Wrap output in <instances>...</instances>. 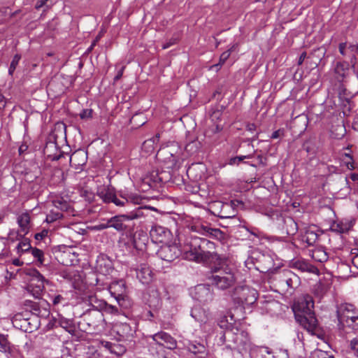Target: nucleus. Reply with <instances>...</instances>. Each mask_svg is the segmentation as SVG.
Here are the masks:
<instances>
[{
	"instance_id": "36",
	"label": "nucleus",
	"mask_w": 358,
	"mask_h": 358,
	"mask_svg": "<svg viewBox=\"0 0 358 358\" xmlns=\"http://www.w3.org/2000/svg\"><path fill=\"white\" fill-rule=\"evenodd\" d=\"M342 162L349 170L355 169L354 160L350 154L345 153L342 156Z\"/></svg>"
},
{
	"instance_id": "11",
	"label": "nucleus",
	"mask_w": 358,
	"mask_h": 358,
	"mask_svg": "<svg viewBox=\"0 0 358 358\" xmlns=\"http://www.w3.org/2000/svg\"><path fill=\"white\" fill-rule=\"evenodd\" d=\"M157 155L164 156L169 155V157H166V159L171 162L173 165H176L181 159V149L178 143L173 142L166 148H161Z\"/></svg>"
},
{
	"instance_id": "18",
	"label": "nucleus",
	"mask_w": 358,
	"mask_h": 358,
	"mask_svg": "<svg viewBox=\"0 0 358 358\" xmlns=\"http://www.w3.org/2000/svg\"><path fill=\"white\" fill-rule=\"evenodd\" d=\"M187 350L194 355L196 358H206L208 351L206 346L197 341H188L186 344Z\"/></svg>"
},
{
	"instance_id": "1",
	"label": "nucleus",
	"mask_w": 358,
	"mask_h": 358,
	"mask_svg": "<svg viewBox=\"0 0 358 358\" xmlns=\"http://www.w3.org/2000/svg\"><path fill=\"white\" fill-rule=\"evenodd\" d=\"M214 243L206 238L194 236L181 250L182 256L185 259L189 261L204 263L211 258L212 253L208 250L214 248Z\"/></svg>"
},
{
	"instance_id": "30",
	"label": "nucleus",
	"mask_w": 358,
	"mask_h": 358,
	"mask_svg": "<svg viewBox=\"0 0 358 358\" xmlns=\"http://www.w3.org/2000/svg\"><path fill=\"white\" fill-rule=\"evenodd\" d=\"M0 352L9 355L15 352V348L11 346L6 336L2 334L0 335Z\"/></svg>"
},
{
	"instance_id": "8",
	"label": "nucleus",
	"mask_w": 358,
	"mask_h": 358,
	"mask_svg": "<svg viewBox=\"0 0 358 358\" xmlns=\"http://www.w3.org/2000/svg\"><path fill=\"white\" fill-rule=\"evenodd\" d=\"M148 339L151 338L150 345H158L159 348H166L169 350H173L177 347L176 340L170 334L164 331H160L153 335L148 336Z\"/></svg>"
},
{
	"instance_id": "56",
	"label": "nucleus",
	"mask_w": 358,
	"mask_h": 358,
	"mask_svg": "<svg viewBox=\"0 0 358 358\" xmlns=\"http://www.w3.org/2000/svg\"><path fill=\"white\" fill-rule=\"evenodd\" d=\"M124 66H122L117 73L116 76H115L114 78V80L115 81H117L119 79L121 78V77L123 75V72H124Z\"/></svg>"
},
{
	"instance_id": "13",
	"label": "nucleus",
	"mask_w": 358,
	"mask_h": 358,
	"mask_svg": "<svg viewBox=\"0 0 358 358\" xmlns=\"http://www.w3.org/2000/svg\"><path fill=\"white\" fill-rule=\"evenodd\" d=\"M296 320L301 325L311 334H315L317 325V320L313 313L306 314H295Z\"/></svg>"
},
{
	"instance_id": "28",
	"label": "nucleus",
	"mask_w": 358,
	"mask_h": 358,
	"mask_svg": "<svg viewBox=\"0 0 358 358\" xmlns=\"http://www.w3.org/2000/svg\"><path fill=\"white\" fill-rule=\"evenodd\" d=\"M117 333L123 338H127L133 335L134 330L127 323H120L115 326Z\"/></svg>"
},
{
	"instance_id": "60",
	"label": "nucleus",
	"mask_w": 358,
	"mask_h": 358,
	"mask_svg": "<svg viewBox=\"0 0 358 358\" xmlns=\"http://www.w3.org/2000/svg\"><path fill=\"white\" fill-rule=\"evenodd\" d=\"M308 234L312 236L311 238H308V239H307V241H308V244H311L312 243L311 241H313V242L315 241V240L316 238V234L315 233H313V232L308 233Z\"/></svg>"
},
{
	"instance_id": "35",
	"label": "nucleus",
	"mask_w": 358,
	"mask_h": 358,
	"mask_svg": "<svg viewBox=\"0 0 358 358\" xmlns=\"http://www.w3.org/2000/svg\"><path fill=\"white\" fill-rule=\"evenodd\" d=\"M63 217L62 213L57 210V209H52L50 213L47 215L45 221L48 223H52L61 219Z\"/></svg>"
},
{
	"instance_id": "58",
	"label": "nucleus",
	"mask_w": 358,
	"mask_h": 358,
	"mask_svg": "<svg viewBox=\"0 0 358 358\" xmlns=\"http://www.w3.org/2000/svg\"><path fill=\"white\" fill-rule=\"evenodd\" d=\"M48 0H39L36 2V6H35V8L36 9H40L41 8H42L45 4V3L48 1Z\"/></svg>"
},
{
	"instance_id": "31",
	"label": "nucleus",
	"mask_w": 358,
	"mask_h": 358,
	"mask_svg": "<svg viewBox=\"0 0 358 358\" xmlns=\"http://www.w3.org/2000/svg\"><path fill=\"white\" fill-rule=\"evenodd\" d=\"M293 266L303 272L307 271L309 273H313L315 268L304 260H296L293 263Z\"/></svg>"
},
{
	"instance_id": "44",
	"label": "nucleus",
	"mask_w": 358,
	"mask_h": 358,
	"mask_svg": "<svg viewBox=\"0 0 358 358\" xmlns=\"http://www.w3.org/2000/svg\"><path fill=\"white\" fill-rule=\"evenodd\" d=\"M251 157H252L251 155H241V156L231 157L229 161V165H235V164L238 165L240 164V162H241L244 159H250Z\"/></svg>"
},
{
	"instance_id": "32",
	"label": "nucleus",
	"mask_w": 358,
	"mask_h": 358,
	"mask_svg": "<svg viewBox=\"0 0 358 358\" xmlns=\"http://www.w3.org/2000/svg\"><path fill=\"white\" fill-rule=\"evenodd\" d=\"M121 200H124L126 203H132L134 204H140L142 201V197L138 194L131 193L127 194H121Z\"/></svg>"
},
{
	"instance_id": "25",
	"label": "nucleus",
	"mask_w": 358,
	"mask_h": 358,
	"mask_svg": "<svg viewBox=\"0 0 358 358\" xmlns=\"http://www.w3.org/2000/svg\"><path fill=\"white\" fill-rule=\"evenodd\" d=\"M17 224L20 228V232L24 235L29 232L30 228V216L27 213H22L17 217Z\"/></svg>"
},
{
	"instance_id": "43",
	"label": "nucleus",
	"mask_w": 358,
	"mask_h": 358,
	"mask_svg": "<svg viewBox=\"0 0 358 358\" xmlns=\"http://www.w3.org/2000/svg\"><path fill=\"white\" fill-rule=\"evenodd\" d=\"M125 352L124 348L117 343H113V345L110 350V353L117 355V357L121 356Z\"/></svg>"
},
{
	"instance_id": "19",
	"label": "nucleus",
	"mask_w": 358,
	"mask_h": 358,
	"mask_svg": "<svg viewBox=\"0 0 358 358\" xmlns=\"http://www.w3.org/2000/svg\"><path fill=\"white\" fill-rule=\"evenodd\" d=\"M191 316L201 324H206L210 320L208 313L203 308L195 306L191 310Z\"/></svg>"
},
{
	"instance_id": "21",
	"label": "nucleus",
	"mask_w": 358,
	"mask_h": 358,
	"mask_svg": "<svg viewBox=\"0 0 358 358\" xmlns=\"http://www.w3.org/2000/svg\"><path fill=\"white\" fill-rule=\"evenodd\" d=\"M352 227V222L348 220H341L334 222L330 226V229L336 233L343 234L348 232Z\"/></svg>"
},
{
	"instance_id": "26",
	"label": "nucleus",
	"mask_w": 358,
	"mask_h": 358,
	"mask_svg": "<svg viewBox=\"0 0 358 358\" xmlns=\"http://www.w3.org/2000/svg\"><path fill=\"white\" fill-rule=\"evenodd\" d=\"M148 240V236L143 231L136 232L133 238V244L137 250H143Z\"/></svg>"
},
{
	"instance_id": "63",
	"label": "nucleus",
	"mask_w": 358,
	"mask_h": 358,
	"mask_svg": "<svg viewBox=\"0 0 358 358\" xmlns=\"http://www.w3.org/2000/svg\"><path fill=\"white\" fill-rule=\"evenodd\" d=\"M13 264L17 266H20L22 264V262L19 259H14L13 260Z\"/></svg>"
},
{
	"instance_id": "3",
	"label": "nucleus",
	"mask_w": 358,
	"mask_h": 358,
	"mask_svg": "<svg viewBox=\"0 0 358 358\" xmlns=\"http://www.w3.org/2000/svg\"><path fill=\"white\" fill-rule=\"evenodd\" d=\"M145 211H148L146 207L140 206L127 214L112 217L109 219V226H110L111 228H114L117 231H123L127 229V226L124 224L125 221L137 220L145 217L146 215L145 213Z\"/></svg>"
},
{
	"instance_id": "51",
	"label": "nucleus",
	"mask_w": 358,
	"mask_h": 358,
	"mask_svg": "<svg viewBox=\"0 0 358 358\" xmlns=\"http://www.w3.org/2000/svg\"><path fill=\"white\" fill-rule=\"evenodd\" d=\"M92 115V110H83L80 116L82 119L90 117Z\"/></svg>"
},
{
	"instance_id": "27",
	"label": "nucleus",
	"mask_w": 358,
	"mask_h": 358,
	"mask_svg": "<svg viewBox=\"0 0 358 358\" xmlns=\"http://www.w3.org/2000/svg\"><path fill=\"white\" fill-rule=\"evenodd\" d=\"M70 162L74 166H83L87 162V153L83 150L76 151L71 155Z\"/></svg>"
},
{
	"instance_id": "50",
	"label": "nucleus",
	"mask_w": 358,
	"mask_h": 358,
	"mask_svg": "<svg viewBox=\"0 0 358 358\" xmlns=\"http://www.w3.org/2000/svg\"><path fill=\"white\" fill-rule=\"evenodd\" d=\"M151 177H152L151 180L154 182H159L162 181L161 177L159 176L157 172H152L151 173Z\"/></svg>"
},
{
	"instance_id": "4",
	"label": "nucleus",
	"mask_w": 358,
	"mask_h": 358,
	"mask_svg": "<svg viewBox=\"0 0 358 358\" xmlns=\"http://www.w3.org/2000/svg\"><path fill=\"white\" fill-rule=\"evenodd\" d=\"M257 295L255 289L240 285L234 288L231 296L235 303L244 306L254 304L257 299Z\"/></svg>"
},
{
	"instance_id": "6",
	"label": "nucleus",
	"mask_w": 358,
	"mask_h": 358,
	"mask_svg": "<svg viewBox=\"0 0 358 358\" xmlns=\"http://www.w3.org/2000/svg\"><path fill=\"white\" fill-rule=\"evenodd\" d=\"M211 284L221 290L231 287L235 282V277L231 271H217L209 277Z\"/></svg>"
},
{
	"instance_id": "39",
	"label": "nucleus",
	"mask_w": 358,
	"mask_h": 358,
	"mask_svg": "<svg viewBox=\"0 0 358 358\" xmlns=\"http://www.w3.org/2000/svg\"><path fill=\"white\" fill-rule=\"evenodd\" d=\"M31 255L33 257L37 259V261L40 263V264H43L44 263V258H43V252L38 249L36 248H31L30 250Z\"/></svg>"
},
{
	"instance_id": "59",
	"label": "nucleus",
	"mask_w": 358,
	"mask_h": 358,
	"mask_svg": "<svg viewBox=\"0 0 358 358\" xmlns=\"http://www.w3.org/2000/svg\"><path fill=\"white\" fill-rule=\"evenodd\" d=\"M306 57V53L305 52H302L299 58L298 64L301 65L303 62L305 58Z\"/></svg>"
},
{
	"instance_id": "54",
	"label": "nucleus",
	"mask_w": 358,
	"mask_h": 358,
	"mask_svg": "<svg viewBox=\"0 0 358 358\" xmlns=\"http://www.w3.org/2000/svg\"><path fill=\"white\" fill-rule=\"evenodd\" d=\"M101 345L106 350H108L110 352V350L113 345V343L108 342V341H102Z\"/></svg>"
},
{
	"instance_id": "9",
	"label": "nucleus",
	"mask_w": 358,
	"mask_h": 358,
	"mask_svg": "<svg viewBox=\"0 0 358 358\" xmlns=\"http://www.w3.org/2000/svg\"><path fill=\"white\" fill-rule=\"evenodd\" d=\"M97 194L104 203H113L117 206H124L125 201L119 199L115 189L111 186H104L97 190Z\"/></svg>"
},
{
	"instance_id": "62",
	"label": "nucleus",
	"mask_w": 358,
	"mask_h": 358,
	"mask_svg": "<svg viewBox=\"0 0 358 358\" xmlns=\"http://www.w3.org/2000/svg\"><path fill=\"white\" fill-rule=\"evenodd\" d=\"M107 228H110V226H109V220H108L106 224H101L99 226V229H105Z\"/></svg>"
},
{
	"instance_id": "7",
	"label": "nucleus",
	"mask_w": 358,
	"mask_h": 358,
	"mask_svg": "<svg viewBox=\"0 0 358 358\" xmlns=\"http://www.w3.org/2000/svg\"><path fill=\"white\" fill-rule=\"evenodd\" d=\"M87 303L92 307V311L88 313L89 316H92L96 319V321L92 322L94 326L99 325L100 322L103 321V315L101 311L106 306V301L97 298L95 295H90L88 296Z\"/></svg>"
},
{
	"instance_id": "23",
	"label": "nucleus",
	"mask_w": 358,
	"mask_h": 358,
	"mask_svg": "<svg viewBox=\"0 0 358 358\" xmlns=\"http://www.w3.org/2000/svg\"><path fill=\"white\" fill-rule=\"evenodd\" d=\"M349 64L345 62H338L336 63L334 67V72L336 75V79L341 82L348 74L349 71Z\"/></svg>"
},
{
	"instance_id": "45",
	"label": "nucleus",
	"mask_w": 358,
	"mask_h": 358,
	"mask_svg": "<svg viewBox=\"0 0 358 358\" xmlns=\"http://www.w3.org/2000/svg\"><path fill=\"white\" fill-rule=\"evenodd\" d=\"M102 311H104L106 313L117 315L118 313V308L115 306L107 303L106 301V306L103 307Z\"/></svg>"
},
{
	"instance_id": "47",
	"label": "nucleus",
	"mask_w": 358,
	"mask_h": 358,
	"mask_svg": "<svg viewBox=\"0 0 358 358\" xmlns=\"http://www.w3.org/2000/svg\"><path fill=\"white\" fill-rule=\"evenodd\" d=\"M338 49H339L340 53L342 55L346 56L348 55V43H340Z\"/></svg>"
},
{
	"instance_id": "34",
	"label": "nucleus",
	"mask_w": 358,
	"mask_h": 358,
	"mask_svg": "<svg viewBox=\"0 0 358 358\" xmlns=\"http://www.w3.org/2000/svg\"><path fill=\"white\" fill-rule=\"evenodd\" d=\"M31 248H32L31 246L30 242L27 238L23 239L22 241H20L16 247L17 252L19 255H22L24 252L30 251Z\"/></svg>"
},
{
	"instance_id": "61",
	"label": "nucleus",
	"mask_w": 358,
	"mask_h": 358,
	"mask_svg": "<svg viewBox=\"0 0 358 358\" xmlns=\"http://www.w3.org/2000/svg\"><path fill=\"white\" fill-rule=\"evenodd\" d=\"M352 262L353 265L358 269V254L353 257Z\"/></svg>"
},
{
	"instance_id": "64",
	"label": "nucleus",
	"mask_w": 358,
	"mask_h": 358,
	"mask_svg": "<svg viewBox=\"0 0 358 358\" xmlns=\"http://www.w3.org/2000/svg\"><path fill=\"white\" fill-rule=\"evenodd\" d=\"M350 178L353 181H358V173H351Z\"/></svg>"
},
{
	"instance_id": "55",
	"label": "nucleus",
	"mask_w": 358,
	"mask_h": 358,
	"mask_svg": "<svg viewBox=\"0 0 358 358\" xmlns=\"http://www.w3.org/2000/svg\"><path fill=\"white\" fill-rule=\"evenodd\" d=\"M282 134H283V131L281 129H278V130L273 132L271 137V138L275 139V138H278L280 137L281 136H282Z\"/></svg>"
},
{
	"instance_id": "57",
	"label": "nucleus",
	"mask_w": 358,
	"mask_h": 358,
	"mask_svg": "<svg viewBox=\"0 0 358 358\" xmlns=\"http://www.w3.org/2000/svg\"><path fill=\"white\" fill-rule=\"evenodd\" d=\"M151 354L156 358H166L163 353H160L159 351L153 352L152 349L150 350Z\"/></svg>"
},
{
	"instance_id": "22",
	"label": "nucleus",
	"mask_w": 358,
	"mask_h": 358,
	"mask_svg": "<svg viewBox=\"0 0 358 358\" xmlns=\"http://www.w3.org/2000/svg\"><path fill=\"white\" fill-rule=\"evenodd\" d=\"M283 279L289 288H294L299 284V278L290 270H284L282 272Z\"/></svg>"
},
{
	"instance_id": "40",
	"label": "nucleus",
	"mask_w": 358,
	"mask_h": 358,
	"mask_svg": "<svg viewBox=\"0 0 358 358\" xmlns=\"http://www.w3.org/2000/svg\"><path fill=\"white\" fill-rule=\"evenodd\" d=\"M348 52H350L351 53V59H350V62L352 65V66H354L355 65V61H356V56H355V54L358 53V45H348Z\"/></svg>"
},
{
	"instance_id": "37",
	"label": "nucleus",
	"mask_w": 358,
	"mask_h": 358,
	"mask_svg": "<svg viewBox=\"0 0 358 358\" xmlns=\"http://www.w3.org/2000/svg\"><path fill=\"white\" fill-rule=\"evenodd\" d=\"M199 148V143L196 141H194L187 143L185 148V150L189 155H193L197 152Z\"/></svg>"
},
{
	"instance_id": "5",
	"label": "nucleus",
	"mask_w": 358,
	"mask_h": 358,
	"mask_svg": "<svg viewBox=\"0 0 358 358\" xmlns=\"http://www.w3.org/2000/svg\"><path fill=\"white\" fill-rule=\"evenodd\" d=\"M27 275L31 277L27 287L28 292L35 299H40L44 289L45 278L35 268L29 269Z\"/></svg>"
},
{
	"instance_id": "16",
	"label": "nucleus",
	"mask_w": 358,
	"mask_h": 358,
	"mask_svg": "<svg viewBox=\"0 0 358 358\" xmlns=\"http://www.w3.org/2000/svg\"><path fill=\"white\" fill-rule=\"evenodd\" d=\"M192 229L203 236L218 238L222 236V232L219 229L210 227L208 224H196Z\"/></svg>"
},
{
	"instance_id": "46",
	"label": "nucleus",
	"mask_w": 358,
	"mask_h": 358,
	"mask_svg": "<svg viewBox=\"0 0 358 358\" xmlns=\"http://www.w3.org/2000/svg\"><path fill=\"white\" fill-rule=\"evenodd\" d=\"M50 299L54 306H57L65 302V299L60 294L50 296Z\"/></svg>"
},
{
	"instance_id": "17",
	"label": "nucleus",
	"mask_w": 358,
	"mask_h": 358,
	"mask_svg": "<svg viewBox=\"0 0 358 358\" xmlns=\"http://www.w3.org/2000/svg\"><path fill=\"white\" fill-rule=\"evenodd\" d=\"M144 299L152 309H157L161 305V298L159 292L153 288L150 287L144 295Z\"/></svg>"
},
{
	"instance_id": "14",
	"label": "nucleus",
	"mask_w": 358,
	"mask_h": 358,
	"mask_svg": "<svg viewBox=\"0 0 358 358\" xmlns=\"http://www.w3.org/2000/svg\"><path fill=\"white\" fill-rule=\"evenodd\" d=\"M131 269L136 272L137 278L143 284H147L151 281L152 273L149 266L145 263L133 264Z\"/></svg>"
},
{
	"instance_id": "42",
	"label": "nucleus",
	"mask_w": 358,
	"mask_h": 358,
	"mask_svg": "<svg viewBox=\"0 0 358 358\" xmlns=\"http://www.w3.org/2000/svg\"><path fill=\"white\" fill-rule=\"evenodd\" d=\"M235 47H236V45H233L231 48H229L227 51L222 52L220 57V63L218 64L215 65V66L223 64L228 59L231 52L235 49Z\"/></svg>"
},
{
	"instance_id": "10",
	"label": "nucleus",
	"mask_w": 358,
	"mask_h": 358,
	"mask_svg": "<svg viewBox=\"0 0 358 358\" xmlns=\"http://www.w3.org/2000/svg\"><path fill=\"white\" fill-rule=\"evenodd\" d=\"M157 255L161 259L171 262L182 255V250L176 245H166L158 250Z\"/></svg>"
},
{
	"instance_id": "29",
	"label": "nucleus",
	"mask_w": 358,
	"mask_h": 358,
	"mask_svg": "<svg viewBox=\"0 0 358 358\" xmlns=\"http://www.w3.org/2000/svg\"><path fill=\"white\" fill-rule=\"evenodd\" d=\"M54 207L59 211L69 212L71 210V205L63 198H56L52 201Z\"/></svg>"
},
{
	"instance_id": "41",
	"label": "nucleus",
	"mask_w": 358,
	"mask_h": 358,
	"mask_svg": "<svg viewBox=\"0 0 358 358\" xmlns=\"http://www.w3.org/2000/svg\"><path fill=\"white\" fill-rule=\"evenodd\" d=\"M349 348L353 355L358 358V337L354 338L350 341Z\"/></svg>"
},
{
	"instance_id": "49",
	"label": "nucleus",
	"mask_w": 358,
	"mask_h": 358,
	"mask_svg": "<svg viewBox=\"0 0 358 358\" xmlns=\"http://www.w3.org/2000/svg\"><path fill=\"white\" fill-rule=\"evenodd\" d=\"M48 234L47 230H43L41 232L36 234L34 237L37 241H41L48 236Z\"/></svg>"
},
{
	"instance_id": "15",
	"label": "nucleus",
	"mask_w": 358,
	"mask_h": 358,
	"mask_svg": "<svg viewBox=\"0 0 358 358\" xmlns=\"http://www.w3.org/2000/svg\"><path fill=\"white\" fill-rule=\"evenodd\" d=\"M192 297L202 303H206L213 299V293L208 285L200 284L194 287Z\"/></svg>"
},
{
	"instance_id": "20",
	"label": "nucleus",
	"mask_w": 358,
	"mask_h": 358,
	"mask_svg": "<svg viewBox=\"0 0 358 358\" xmlns=\"http://www.w3.org/2000/svg\"><path fill=\"white\" fill-rule=\"evenodd\" d=\"M257 352L262 358H289L286 350H279L273 353L268 348L260 347Z\"/></svg>"
},
{
	"instance_id": "52",
	"label": "nucleus",
	"mask_w": 358,
	"mask_h": 358,
	"mask_svg": "<svg viewBox=\"0 0 358 358\" xmlns=\"http://www.w3.org/2000/svg\"><path fill=\"white\" fill-rule=\"evenodd\" d=\"M319 292L320 296H322L327 292V288L321 283L317 285V292L319 293Z\"/></svg>"
},
{
	"instance_id": "12",
	"label": "nucleus",
	"mask_w": 358,
	"mask_h": 358,
	"mask_svg": "<svg viewBox=\"0 0 358 358\" xmlns=\"http://www.w3.org/2000/svg\"><path fill=\"white\" fill-rule=\"evenodd\" d=\"M314 307V301L310 295L306 294L298 299L294 303L293 310L294 315L296 313L306 314L313 313L312 310Z\"/></svg>"
},
{
	"instance_id": "2",
	"label": "nucleus",
	"mask_w": 358,
	"mask_h": 358,
	"mask_svg": "<svg viewBox=\"0 0 358 358\" xmlns=\"http://www.w3.org/2000/svg\"><path fill=\"white\" fill-rule=\"evenodd\" d=\"M339 324L358 330V310L351 303H342L337 308Z\"/></svg>"
},
{
	"instance_id": "33",
	"label": "nucleus",
	"mask_w": 358,
	"mask_h": 358,
	"mask_svg": "<svg viewBox=\"0 0 358 358\" xmlns=\"http://www.w3.org/2000/svg\"><path fill=\"white\" fill-rule=\"evenodd\" d=\"M312 257L319 262H324L328 259L327 253L322 249H315L313 250Z\"/></svg>"
},
{
	"instance_id": "48",
	"label": "nucleus",
	"mask_w": 358,
	"mask_h": 358,
	"mask_svg": "<svg viewBox=\"0 0 358 358\" xmlns=\"http://www.w3.org/2000/svg\"><path fill=\"white\" fill-rule=\"evenodd\" d=\"M88 358H101V354L96 350L90 349L88 352Z\"/></svg>"
},
{
	"instance_id": "53",
	"label": "nucleus",
	"mask_w": 358,
	"mask_h": 358,
	"mask_svg": "<svg viewBox=\"0 0 358 358\" xmlns=\"http://www.w3.org/2000/svg\"><path fill=\"white\" fill-rule=\"evenodd\" d=\"M8 358H22L21 354L17 349L15 348V352L12 355L6 354Z\"/></svg>"
},
{
	"instance_id": "24",
	"label": "nucleus",
	"mask_w": 358,
	"mask_h": 358,
	"mask_svg": "<svg viewBox=\"0 0 358 358\" xmlns=\"http://www.w3.org/2000/svg\"><path fill=\"white\" fill-rule=\"evenodd\" d=\"M169 234V231L161 226H155L150 231V236L155 242H164Z\"/></svg>"
},
{
	"instance_id": "38",
	"label": "nucleus",
	"mask_w": 358,
	"mask_h": 358,
	"mask_svg": "<svg viewBox=\"0 0 358 358\" xmlns=\"http://www.w3.org/2000/svg\"><path fill=\"white\" fill-rule=\"evenodd\" d=\"M21 59L20 55L16 54L13 57V59L11 61V63L10 64L9 69H8V73L10 76H13L14 73L17 66L18 65L20 60Z\"/></svg>"
}]
</instances>
